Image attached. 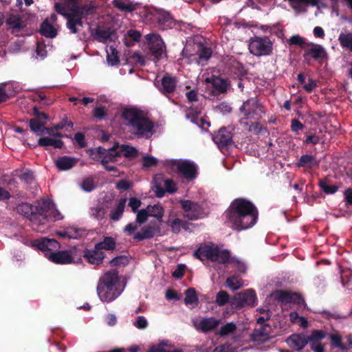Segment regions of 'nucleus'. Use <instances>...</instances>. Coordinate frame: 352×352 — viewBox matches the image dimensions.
<instances>
[{
	"label": "nucleus",
	"mask_w": 352,
	"mask_h": 352,
	"mask_svg": "<svg viewBox=\"0 0 352 352\" xmlns=\"http://www.w3.org/2000/svg\"><path fill=\"white\" fill-rule=\"evenodd\" d=\"M146 40L148 42L149 52L155 60H160L166 55V45L159 34H148Z\"/></svg>",
	"instance_id": "nucleus-8"
},
{
	"label": "nucleus",
	"mask_w": 352,
	"mask_h": 352,
	"mask_svg": "<svg viewBox=\"0 0 352 352\" xmlns=\"http://www.w3.org/2000/svg\"><path fill=\"white\" fill-rule=\"evenodd\" d=\"M67 28L72 34H77L79 32V28L83 27V22L80 19H75L72 16L66 17Z\"/></svg>",
	"instance_id": "nucleus-37"
},
{
	"label": "nucleus",
	"mask_w": 352,
	"mask_h": 352,
	"mask_svg": "<svg viewBox=\"0 0 352 352\" xmlns=\"http://www.w3.org/2000/svg\"><path fill=\"white\" fill-rule=\"evenodd\" d=\"M338 41L342 48L352 52V32H341Z\"/></svg>",
	"instance_id": "nucleus-32"
},
{
	"label": "nucleus",
	"mask_w": 352,
	"mask_h": 352,
	"mask_svg": "<svg viewBox=\"0 0 352 352\" xmlns=\"http://www.w3.org/2000/svg\"><path fill=\"white\" fill-rule=\"evenodd\" d=\"M148 217H149V215H148L147 210L142 209L138 212V214L136 216V222L138 223H139L140 225H141L146 222V221L148 219Z\"/></svg>",
	"instance_id": "nucleus-61"
},
{
	"label": "nucleus",
	"mask_w": 352,
	"mask_h": 352,
	"mask_svg": "<svg viewBox=\"0 0 352 352\" xmlns=\"http://www.w3.org/2000/svg\"><path fill=\"white\" fill-rule=\"evenodd\" d=\"M270 330L269 325L259 326L251 334V339L254 342H263L270 338Z\"/></svg>",
	"instance_id": "nucleus-26"
},
{
	"label": "nucleus",
	"mask_w": 352,
	"mask_h": 352,
	"mask_svg": "<svg viewBox=\"0 0 352 352\" xmlns=\"http://www.w3.org/2000/svg\"><path fill=\"white\" fill-rule=\"evenodd\" d=\"M113 5L122 12H132L135 10L133 5L129 0H113Z\"/></svg>",
	"instance_id": "nucleus-41"
},
{
	"label": "nucleus",
	"mask_w": 352,
	"mask_h": 352,
	"mask_svg": "<svg viewBox=\"0 0 352 352\" xmlns=\"http://www.w3.org/2000/svg\"><path fill=\"white\" fill-rule=\"evenodd\" d=\"M82 188L87 192H91L96 188V184L92 177L85 178L81 184Z\"/></svg>",
	"instance_id": "nucleus-54"
},
{
	"label": "nucleus",
	"mask_w": 352,
	"mask_h": 352,
	"mask_svg": "<svg viewBox=\"0 0 352 352\" xmlns=\"http://www.w3.org/2000/svg\"><path fill=\"white\" fill-rule=\"evenodd\" d=\"M214 256L212 262H217L221 264H227L230 261V252L228 250H221L215 246L214 249Z\"/></svg>",
	"instance_id": "nucleus-29"
},
{
	"label": "nucleus",
	"mask_w": 352,
	"mask_h": 352,
	"mask_svg": "<svg viewBox=\"0 0 352 352\" xmlns=\"http://www.w3.org/2000/svg\"><path fill=\"white\" fill-rule=\"evenodd\" d=\"M319 186L320 188L322 190V191L327 195L334 194L339 189L338 186L331 184L330 183L329 179H328L327 178L321 179L319 182Z\"/></svg>",
	"instance_id": "nucleus-38"
},
{
	"label": "nucleus",
	"mask_w": 352,
	"mask_h": 352,
	"mask_svg": "<svg viewBox=\"0 0 352 352\" xmlns=\"http://www.w3.org/2000/svg\"><path fill=\"white\" fill-rule=\"evenodd\" d=\"M134 326L140 329H144L148 327V322L145 317L139 316L133 323Z\"/></svg>",
	"instance_id": "nucleus-63"
},
{
	"label": "nucleus",
	"mask_w": 352,
	"mask_h": 352,
	"mask_svg": "<svg viewBox=\"0 0 352 352\" xmlns=\"http://www.w3.org/2000/svg\"><path fill=\"white\" fill-rule=\"evenodd\" d=\"M164 182L165 190L169 193H174L177 191V188L175 182L170 179L162 180Z\"/></svg>",
	"instance_id": "nucleus-60"
},
{
	"label": "nucleus",
	"mask_w": 352,
	"mask_h": 352,
	"mask_svg": "<svg viewBox=\"0 0 352 352\" xmlns=\"http://www.w3.org/2000/svg\"><path fill=\"white\" fill-rule=\"evenodd\" d=\"M173 165L177 167L179 174L184 178L192 180L197 177V170L193 163L187 160L175 161Z\"/></svg>",
	"instance_id": "nucleus-16"
},
{
	"label": "nucleus",
	"mask_w": 352,
	"mask_h": 352,
	"mask_svg": "<svg viewBox=\"0 0 352 352\" xmlns=\"http://www.w3.org/2000/svg\"><path fill=\"white\" fill-rule=\"evenodd\" d=\"M118 273L116 270L109 271L100 278L97 293L102 301L110 302L120 296V291L118 288Z\"/></svg>",
	"instance_id": "nucleus-3"
},
{
	"label": "nucleus",
	"mask_w": 352,
	"mask_h": 352,
	"mask_svg": "<svg viewBox=\"0 0 352 352\" xmlns=\"http://www.w3.org/2000/svg\"><path fill=\"white\" fill-rule=\"evenodd\" d=\"M151 14L153 16V19L157 21L159 26L164 30L171 28L175 25L173 17L168 12L162 10H155L151 12Z\"/></svg>",
	"instance_id": "nucleus-20"
},
{
	"label": "nucleus",
	"mask_w": 352,
	"mask_h": 352,
	"mask_svg": "<svg viewBox=\"0 0 352 352\" xmlns=\"http://www.w3.org/2000/svg\"><path fill=\"white\" fill-rule=\"evenodd\" d=\"M249 50L256 56H267L272 52V43L268 36H254L250 39Z\"/></svg>",
	"instance_id": "nucleus-6"
},
{
	"label": "nucleus",
	"mask_w": 352,
	"mask_h": 352,
	"mask_svg": "<svg viewBox=\"0 0 352 352\" xmlns=\"http://www.w3.org/2000/svg\"><path fill=\"white\" fill-rule=\"evenodd\" d=\"M105 214V210L102 207H96L91 208V215L97 219H102L104 218Z\"/></svg>",
	"instance_id": "nucleus-59"
},
{
	"label": "nucleus",
	"mask_w": 352,
	"mask_h": 352,
	"mask_svg": "<svg viewBox=\"0 0 352 352\" xmlns=\"http://www.w3.org/2000/svg\"><path fill=\"white\" fill-rule=\"evenodd\" d=\"M226 67L228 74L234 78L241 80L247 74V71L243 63L232 56L226 60Z\"/></svg>",
	"instance_id": "nucleus-12"
},
{
	"label": "nucleus",
	"mask_w": 352,
	"mask_h": 352,
	"mask_svg": "<svg viewBox=\"0 0 352 352\" xmlns=\"http://www.w3.org/2000/svg\"><path fill=\"white\" fill-rule=\"evenodd\" d=\"M126 204V199H122L117 204L115 210L111 211L110 218L114 221H118L122 216Z\"/></svg>",
	"instance_id": "nucleus-40"
},
{
	"label": "nucleus",
	"mask_w": 352,
	"mask_h": 352,
	"mask_svg": "<svg viewBox=\"0 0 352 352\" xmlns=\"http://www.w3.org/2000/svg\"><path fill=\"white\" fill-rule=\"evenodd\" d=\"M77 162L76 158L64 155L59 157L55 161V165L59 170L63 171L72 168L76 165Z\"/></svg>",
	"instance_id": "nucleus-27"
},
{
	"label": "nucleus",
	"mask_w": 352,
	"mask_h": 352,
	"mask_svg": "<svg viewBox=\"0 0 352 352\" xmlns=\"http://www.w3.org/2000/svg\"><path fill=\"white\" fill-rule=\"evenodd\" d=\"M95 247L96 249L99 251H113L116 248V239L111 236H104L102 241L95 244Z\"/></svg>",
	"instance_id": "nucleus-30"
},
{
	"label": "nucleus",
	"mask_w": 352,
	"mask_h": 352,
	"mask_svg": "<svg viewBox=\"0 0 352 352\" xmlns=\"http://www.w3.org/2000/svg\"><path fill=\"white\" fill-rule=\"evenodd\" d=\"M331 344L333 347H337L342 350H347L346 346L343 344L342 341V336L338 334H333L330 336Z\"/></svg>",
	"instance_id": "nucleus-50"
},
{
	"label": "nucleus",
	"mask_w": 352,
	"mask_h": 352,
	"mask_svg": "<svg viewBox=\"0 0 352 352\" xmlns=\"http://www.w3.org/2000/svg\"><path fill=\"white\" fill-rule=\"evenodd\" d=\"M182 219L179 218H175L173 220L168 219L166 224L170 228L171 231L174 234H178L181 231Z\"/></svg>",
	"instance_id": "nucleus-46"
},
{
	"label": "nucleus",
	"mask_w": 352,
	"mask_h": 352,
	"mask_svg": "<svg viewBox=\"0 0 352 352\" xmlns=\"http://www.w3.org/2000/svg\"><path fill=\"white\" fill-rule=\"evenodd\" d=\"M289 318L292 322L298 323L302 327H307L308 326V321L304 317H300L297 312H291L289 314Z\"/></svg>",
	"instance_id": "nucleus-48"
},
{
	"label": "nucleus",
	"mask_w": 352,
	"mask_h": 352,
	"mask_svg": "<svg viewBox=\"0 0 352 352\" xmlns=\"http://www.w3.org/2000/svg\"><path fill=\"white\" fill-rule=\"evenodd\" d=\"M309 56L320 63L327 61L328 59V54L325 49L322 45L314 43H309Z\"/></svg>",
	"instance_id": "nucleus-23"
},
{
	"label": "nucleus",
	"mask_w": 352,
	"mask_h": 352,
	"mask_svg": "<svg viewBox=\"0 0 352 352\" xmlns=\"http://www.w3.org/2000/svg\"><path fill=\"white\" fill-rule=\"evenodd\" d=\"M226 285L232 291H235L243 287V280L239 276L234 275L226 279Z\"/></svg>",
	"instance_id": "nucleus-43"
},
{
	"label": "nucleus",
	"mask_w": 352,
	"mask_h": 352,
	"mask_svg": "<svg viewBox=\"0 0 352 352\" xmlns=\"http://www.w3.org/2000/svg\"><path fill=\"white\" fill-rule=\"evenodd\" d=\"M286 342L292 349L299 351L308 343V336L304 334H292Z\"/></svg>",
	"instance_id": "nucleus-24"
},
{
	"label": "nucleus",
	"mask_w": 352,
	"mask_h": 352,
	"mask_svg": "<svg viewBox=\"0 0 352 352\" xmlns=\"http://www.w3.org/2000/svg\"><path fill=\"white\" fill-rule=\"evenodd\" d=\"M93 116L94 118L103 120L107 116V109L103 106L96 107L93 111Z\"/></svg>",
	"instance_id": "nucleus-57"
},
{
	"label": "nucleus",
	"mask_w": 352,
	"mask_h": 352,
	"mask_svg": "<svg viewBox=\"0 0 352 352\" xmlns=\"http://www.w3.org/2000/svg\"><path fill=\"white\" fill-rule=\"evenodd\" d=\"M38 144L41 146H52L56 148H61L64 146V142L61 140H55L48 137H43L38 139Z\"/></svg>",
	"instance_id": "nucleus-36"
},
{
	"label": "nucleus",
	"mask_w": 352,
	"mask_h": 352,
	"mask_svg": "<svg viewBox=\"0 0 352 352\" xmlns=\"http://www.w3.org/2000/svg\"><path fill=\"white\" fill-rule=\"evenodd\" d=\"M244 120H259L265 113L263 105L259 102L256 97L251 98L244 101L239 108Z\"/></svg>",
	"instance_id": "nucleus-4"
},
{
	"label": "nucleus",
	"mask_w": 352,
	"mask_h": 352,
	"mask_svg": "<svg viewBox=\"0 0 352 352\" xmlns=\"http://www.w3.org/2000/svg\"><path fill=\"white\" fill-rule=\"evenodd\" d=\"M180 205L184 211V217L191 221L203 217L204 208L197 202L190 200H181Z\"/></svg>",
	"instance_id": "nucleus-10"
},
{
	"label": "nucleus",
	"mask_w": 352,
	"mask_h": 352,
	"mask_svg": "<svg viewBox=\"0 0 352 352\" xmlns=\"http://www.w3.org/2000/svg\"><path fill=\"white\" fill-rule=\"evenodd\" d=\"M225 216L233 230L241 231L256 223L258 211L252 201L245 198H236L226 210Z\"/></svg>",
	"instance_id": "nucleus-1"
},
{
	"label": "nucleus",
	"mask_w": 352,
	"mask_h": 352,
	"mask_svg": "<svg viewBox=\"0 0 352 352\" xmlns=\"http://www.w3.org/2000/svg\"><path fill=\"white\" fill-rule=\"evenodd\" d=\"M274 298L280 302L283 309L301 308L305 301L300 294L285 290H277L274 293Z\"/></svg>",
	"instance_id": "nucleus-5"
},
{
	"label": "nucleus",
	"mask_w": 352,
	"mask_h": 352,
	"mask_svg": "<svg viewBox=\"0 0 352 352\" xmlns=\"http://www.w3.org/2000/svg\"><path fill=\"white\" fill-rule=\"evenodd\" d=\"M344 201L346 206H352V188H348L344 190Z\"/></svg>",
	"instance_id": "nucleus-64"
},
{
	"label": "nucleus",
	"mask_w": 352,
	"mask_h": 352,
	"mask_svg": "<svg viewBox=\"0 0 352 352\" xmlns=\"http://www.w3.org/2000/svg\"><path fill=\"white\" fill-rule=\"evenodd\" d=\"M256 302V295L253 289H248L245 292L239 293L234 297L233 304L236 307H244L245 306L253 307Z\"/></svg>",
	"instance_id": "nucleus-14"
},
{
	"label": "nucleus",
	"mask_w": 352,
	"mask_h": 352,
	"mask_svg": "<svg viewBox=\"0 0 352 352\" xmlns=\"http://www.w3.org/2000/svg\"><path fill=\"white\" fill-rule=\"evenodd\" d=\"M229 300V294L224 290H221L217 294L216 303L219 306L225 305Z\"/></svg>",
	"instance_id": "nucleus-52"
},
{
	"label": "nucleus",
	"mask_w": 352,
	"mask_h": 352,
	"mask_svg": "<svg viewBox=\"0 0 352 352\" xmlns=\"http://www.w3.org/2000/svg\"><path fill=\"white\" fill-rule=\"evenodd\" d=\"M41 206V200L37 201L35 205L28 203H21L16 206V211L19 214L24 216L31 221L39 224L41 211L39 206ZM41 219H43V217H41Z\"/></svg>",
	"instance_id": "nucleus-9"
},
{
	"label": "nucleus",
	"mask_w": 352,
	"mask_h": 352,
	"mask_svg": "<svg viewBox=\"0 0 352 352\" xmlns=\"http://www.w3.org/2000/svg\"><path fill=\"white\" fill-rule=\"evenodd\" d=\"M83 257L89 263L99 265L102 263L105 254L102 251L96 250L94 246L93 250L85 249L83 252Z\"/></svg>",
	"instance_id": "nucleus-21"
},
{
	"label": "nucleus",
	"mask_w": 352,
	"mask_h": 352,
	"mask_svg": "<svg viewBox=\"0 0 352 352\" xmlns=\"http://www.w3.org/2000/svg\"><path fill=\"white\" fill-rule=\"evenodd\" d=\"M146 209L149 216L155 217L160 223L162 221L164 210L160 204L153 206L148 205Z\"/></svg>",
	"instance_id": "nucleus-31"
},
{
	"label": "nucleus",
	"mask_w": 352,
	"mask_h": 352,
	"mask_svg": "<svg viewBox=\"0 0 352 352\" xmlns=\"http://www.w3.org/2000/svg\"><path fill=\"white\" fill-rule=\"evenodd\" d=\"M120 151H122L123 156L126 158L133 159L138 156V149L128 144H121Z\"/></svg>",
	"instance_id": "nucleus-42"
},
{
	"label": "nucleus",
	"mask_w": 352,
	"mask_h": 352,
	"mask_svg": "<svg viewBox=\"0 0 352 352\" xmlns=\"http://www.w3.org/2000/svg\"><path fill=\"white\" fill-rule=\"evenodd\" d=\"M220 323L221 320L214 317L204 318L199 320L196 327L200 331L207 333L215 330Z\"/></svg>",
	"instance_id": "nucleus-22"
},
{
	"label": "nucleus",
	"mask_w": 352,
	"mask_h": 352,
	"mask_svg": "<svg viewBox=\"0 0 352 352\" xmlns=\"http://www.w3.org/2000/svg\"><path fill=\"white\" fill-rule=\"evenodd\" d=\"M155 228L153 226H147L142 229L140 232L134 234L133 239L137 241H142L144 239H151L155 236Z\"/></svg>",
	"instance_id": "nucleus-34"
},
{
	"label": "nucleus",
	"mask_w": 352,
	"mask_h": 352,
	"mask_svg": "<svg viewBox=\"0 0 352 352\" xmlns=\"http://www.w3.org/2000/svg\"><path fill=\"white\" fill-rule=\"evenodd\" d=\"M34 118L30 120V128L35 133H41L42 128L47 124L49 116L44 112L40 111L37 107L33 108Z\"/></svg>",
	"instance_id": "nucleus-13"
},
{
	"label": "nucleus",
	"mask_w": 352,
	"mask_h": 352,
	"mask_svg": "<svg viewBox=\"0 0 352 352\" xmlns=\"http://www.w3.org/2000/svg\"><path fill=\"white\" fill-rule=\"evenodd\" d=\"M81 6H78L74 0H69V12L66 17L72 16L82 19Z\"/></svg>",
	"instance_id": "nucleus-39"
},
{
	"label": "nucleus",
	"mask_w": 352,
	"mask_h": 352,
	"mask_svg": "<svg viewBox=\"0 0 352 352\" xmlns=\"http://www.w3.org/2000/svg\"><path fill=\"white\" fill-rule=\"evenodd\" d=\"M121 118L129 132L138 138H142L151 133L154 128L153 122L145 116L142 111L137 108L124 109Z\"/></svg>",
	"instance_id": "nucleus-2"
},
{
	"label": "nucleus",
	"mask_w": 352,
	"mask_h": 352,
	"mask_svg": "<svg viewBox=\"0 0 352 352\" xmlns=\"http://www.w3.org/2000/svg\"><path fill=\"white\" fill-rule=\"evenodd\" d=\"M48 259L55 264L67 265L74 262V258L71 250H61L51 252Z\"/></svg>",
	"instance_id": "nucleus-19"
},
{
	"label": "nucleus",
	"mask_w": 352,
	"mask_h": 352,
	"mask_svg": "<svg viewBox=\"0 0 352 352\" xmlns=\"http://www.w3.org/2000/svg\"><path fill=\"white\" fill-rule=\"evenodd\" d=\"M54 8H55L56 11L58 14L64 16L66 18V14H68V12H66L67 10H69V1L67 3H56Z\"/></svg>",
	"instance_id": "nucleus-56"
},
{
	"label": "nucleus",
	"mask_w": 352,
	"mask_h": 352,
	"mask_svg": "<svg viewBox=\"0 0 352 352\" xmlns=\"http://www.w3.org/2000/svg\"><path fill=\"white\" fill-rule=\"evenodd\" d=\"M185 298L184 302L186 305H192L194 303H197L198 298L196 294V291L194 288H188L185 292Z\"/></svg>",
	"instance_id": "nucleus-45"
},
{
	"label": "nucleus",
	"mask_w": 352,
	"mask_h": 352,
	"mask_svg": "<svg viewBox=\"0 0 352 352\" xmlns=\"http://www.w3.org/2000/svg\"><path fill=\"white\" fill-rule=\"evenodd\" d=\"M41 33L47 38H54L57 35V31L54 27L50 23L48 19H45L41 25Z\"/></svg>",
	"instance_id": "nucleus-33"
},
{
	"label": "nucleus",
	"mask_w": 352,
	"mask_h": 352,
	"mask_svg": "<svg viewBox=\"0 0 352 352\" xmlns=\"http://www.w3.org/2000/svg\"><path fill=\"white\" fill-rule=\"evenodd\" d=\"M212 140L221 151L226 148L228 146L232 145L233 143L232 133L224 127L220 129L213 135Z\"/></svg>",
	"instance_id": "nucleus-18"
},
{
	"label": "nucleus",
	"mask_w": 352,
	"mask_h": 352,
	"mask_svg": "<svg viewBox=\"0 0 352 352\" xmlns=\"http://www.w3.org/2000/svg\"><path fill=\"white\" fill-rule=\"evenodd\" d=\"M177 82L178 80L175 76L166 73L162 78L160 83H155V85L161 94L170 98V95L176 90Z\"/></svg>",
	"instance_id": "nucleus-11"
},
{
	"label": "nucleus",
	"mask_w": 352,
	"mask_h": 352,
	"mask_svg": "<svg viewBox=\"0 0 352 352\" xmlns=\"http://www.w3.org/2000/svg\"><path fill=\"white\" fill-rule=\"evenodd\" d=\"M153 180L155 182V187L156 188L155 193L156 196L158 197H162L165 192L166 191L165 188H162L161 186V183L162 180H164V175L162 174L155 175Z\"/></svg>",
	"instance_id": "nucleus-44"
},
{
	"label": "nucleus",
	"mask_w": 352,
	"mask_h": 352,
	"mask_svg": "<svg viewBox=\"0 0 352 352\" xmlns=\"http://www.w3.org/2000/svg\"><path fill=\"white\" fill-rule=\"evenodd\" d=\"M129 258L125 255H120L111 259L109 262L111 266L116 267L120 265H126L129 263Z\"/></svg>",
	"instance_id": "nucleus-51"
},
{
	"label": "nucleus",
	"mask_w": 352,
	"mask_h": 352,
	"mask_svg": "<svg viewBox=\"0 0 352 352\" xmlns=\"http://www.w3.org/2000/svg\"><path fill=\"white\" fill-rule=\"evenodd\" d=\"M157 164V160L153 156L146 155L143 157L142 159V164L144 168H149L152 166H156Z\"/></svg>",
	"instance_id": "nucleus-58"
},
{
	"label": "nucleus",
	"mask_w": 352,
	"mask_h": 352,
	"mask_svg": "<svg viewBox=\"0 0 352 352\" xmlns=\"http://www.w3.org/2000/svg\"><path fill=\"white\" fill-rule=\"evenodd\" d=\"M289 45L299 46L301 48L305 47L306 45L305 39L299 35H294L287 41Z\"/></svg>",
	"instance_id": "nucleus-53"
},
{
	"label": "nucleus",
	"mask_w": 352,
	"mask_h": 352,
	"mask_svg": "<svg viewBox=\"0 0 352 352\" xmlns=\"http://www.w3.org/2000/svg\"><path fill=\"white\" fill-rule=\"evenodd\" d=\"M110 50L111 51V54L107 52V60L109 65L113 66L116 65L119 63V58L118 56V53L115 48L110 47Z\"/></svg>",
	"instance_id": "nucleus-55"
},
{
	"label": "nucleus",
	"mask_w": 352,
	"mask_h": 352,
	"mask_svg": "<svg viewBox=\"0 0 352 352\" xmlns=\"http://www.w3.org/2000/svg\"><path fill=\"white\" fill-rule=\"evenodd\" d=\"M288 1L297 12L305 11L308 5V0H288Z\"/></svg>",
	"instance_id": "nucleus-47"
},
{
	"label": "nucleus",
	"mask_w": 352,
	"mask_h": 352,
	"mask_svg": "<svg viewBox=\"0 0 352 352\" xmlns=\"http://www.w3.org/2000/svg\"><path fill=\"white\" fill-rule=\"evenodd\" d=\"M326 333L322 330L312 331L309 336V341H320L325 337Z\"/></svg>",
	"instance_id": "nucleus-62"
},
{
	"label": "nucleus",
	"mask_w": 352,
	"mask_h": 352,
	"mask_svg": "<svg viewBox=\"0 0 352 352\" xmlns=\"http://www.w3.org/2000/svg\"><path fill=\"white\" fill-rule=\"evenodd\" d=\"M114 31L111 28H98L95 29V32H91V34L94 36V38L100 42L105 43L108 41H111V36L113 34Z\"/></svg>",
	"instance_id": "nucleus-28"
},
{
	"label": "nucleus",
	"mask_w": 352,
	"mask_h": 352,
	"mask_svg": "<svg viewBox=\"0 0 352 352\" xmlns=\"http://www.w3.org/2000/svg\"><path fill=\"white\" fill-rule=\"evenodd\" d=\"M212 54V50L210 47L199 44L197 53L195 54H190L188 58L190 62H195L197 65L204 66L207 64Z\"/></svg>",
	"instance_id": "nucleus-17"
},
{
	"label": "nucleus",
	"mask_w": 352,
	"mask_h": 352,
	"mask_svg": "<svg viewBox=\"0 0 352 352\" xmlns=\"http://www.w3.org/2000/svg\"><path fill=\"white\" fill-rule=\"evenodd\" d=\"M236 326L234 322H228L221 327L219 335L221 337H224L235 331Z\"/></svg>",
	"instance_id": "nucleus-49"
},
{
	"label": "nucleus",
	"mask_w": 352,
	"mask_h": 352,
	"mask_svg": "<svg viewBox=\"0 0 352 352\" xmlns=\"http://www.w3.org/2000/svg\"><path fill=\"white\" fill-rule=\"evenodd\" d=\"M206 82L211 84V93L214 96L226 94L230 86V81L228 79L220 76H212L211 78H207Z\"/></svg>",
	"instance_id": "nucleus-15"
},
{
	"label": "nucleus",
	"mask_w": 352,
	"mask_h": 352,
	"mask_svg": "<svg viewBox=\"0 0 352 352\" xmlns=\"http://www.w3.org/2000/svg\"><path fill=\"white\" fill-rule=\"evenodd\" d=\"M39 208L41 210L40 217H43V219H40L39 225H43L48 221H56L63 218L54 204L47 199L41 200V206Z\"/></svg>",
	"instance_id": "nucleus-7"
},
{
	"label": "nucleus",
	"mask_w": 352,
	"mask_h": 352,
	"mask_svg": "<svg viewBox=\"0 0 352 352\" xmlns=\"http://www.w3.org/2000/svg\"><path fill=\"white\" fill-rule=\"evenodd\" d=\"M6 24L15 30H23L25 27L24 23L19 15L12 14L6 19Z\"/></svg>",
	"instance_id": "nucleus-35"
},
{
	"label": "nucleus",
	"mask_w": 352,
	"mask_h": 352,
	"mask_svg": "<svg viewBox=\"0 0 352 352\" xmlns=\"http://www.w3.org/2000/svg\"><path fill=\"white\" fill-rule=\"evenodd\" d=\"M214 246L208 245H201L194 252L193 256L196 258L202 261L205 260H209L212 261L214 256Z\"/></svg>",
	"instance_id": "nucleus-25"
}]
</instances>
